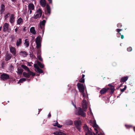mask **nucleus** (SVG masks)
Returning a JSON list of instances; mask_svg holds the SVG:
<instances>
[{"instance_id":"obj_1","label":"nucleus","mask_w":135,"mask_h":135,"mask_svg":"<svg viewBox=\"0 0 135 135\" xmlns=\"http://www.w3.org/2000/svg\"><path fill=\"white\" fill-rule=\"evenodd\" d=\"M108 86L109 88H104L102 89L100 91V93L101 95H103L105 94L109 90H110L109 92L110 94L113 93L115 90L114 86L112 85V84H108Z\"/></svg>"},{"instance_id":"obj_2","label":"nucleus","mask_w":135,"mask_h":135,"mask_svg":"<svg viewBox=\"0 0 135 135\" xmlns=\"http://www.w3.org/2000/svg\"><path fill=\"white\" fill-rule=\"evenodd\" d=\"M74 124L76 129L79 131L81 132L82 122L80 120H76L74 121Z\"/></svg>"},{"instance_id":"obj_3","label":"nucleus","mask_w":135,"mask_h":135,"mask_svg":"<svg viewBox=\"0 0 135 135\" xmlns=\"http://www.w3.org/2000/svg\"><path fill=\"white\" fill-rule=\"evenodd\" d=\"M46 22L45 20H44L40 22V27H39V30H40V33H41V31L42 32L43 34L44 31L45 26Z\"/></svg>"},{"instance_id":"obj_4","label":"nucleus","mask_w":135,"mask_h":135,"mask_svg":"<svg viewBox=\"0 0 135 135\" xmlns=\"http://www.w3.org/2000/svg\"><path fill=\"white\" fill-rule=\"evenodd\" d=\"M3 31L4 32L7 31L8 33H10L11 31V28L9 27V25L7 23H5L3 26Z\"/></svg>"},{"instance_id":"obj_5","label":"nucleus","mask_w":135,"mask_h":135,"mask_svg":"<svg viewBox=\"0 0 135 135\" xmlns=\"http://www.w3.org/2000/svg\"><path fill=\"white\" fill-rule=\"evenodd\" d=\"M77 86L80 92L83 94V96L84 97L85 96L84 93V88L83 84L79 83L77 84Z\"/></svg>"},{"instance_id":"obj_6","label":"nucleus","mask_w":135,"mask_h":135,"mask_svg":"<svg viewBox=\"0 0 135 135\" xmlns=\"http://www.w3.org/2000/svg\"><path fill=\"white\" fill-rule=\"evenodd\" d=\"M0 78L1 80L5 81L10 79V78L8 74L6 73H3L1 75Z\"/></svg>"},{"instance_id":"obj_7","label":"nucleus","mask_w":135,"mask_h":135,"mask_svg":"<svg viewBox=\"0 0 135 135\" xmlns=\"http://www.w3.org/2000/svg\"><path fill=\"white\" fill-rule=\"evenodd\" d=\"M37 13L36 15H35L33 17V18L35 19H36L41 17L42 15V12L40 9H39L37 10Z\"/></svg>"},{"instance_id":"obj_8","label":"nucleus","mask_w":135,"mask_h":135,"mask_svg":"<svg viewBox=\"0 0 135 135\" xmlns=\"http://www.w3.org/2000/svg\"><path fill=\"white\" fill-rule=\"evenodd\" d=\"M33 74L30 72H28V73H27L25 72H24L23 73V75L25 77L27 78H29L31 75L33 76L35 75V74L34 73H33Z\"/></svg>"},{"instance_id":"obj_9","label":"nucleus","mask_w":135,"mask_h":135,"mask_svg":"<svg viewBox=\"0 0 135 135\" xmlns=\"http://www.w3.org/2000/svg\"><path fill=\"white\" fill-rule=\"evenodd\" d=\"M78 115H81L83 117H85V113L82 110L81 108H80L78 110Z\"/></svg>"},{"instance_id":"obj_10","label":"nucleus","mask_w":135,"mask_h":135,"mask_svg":"<svg viewBox=\"0 0 135 135\" xmlns=\"http://www.w3.org/2000/svg\"><path fill=\"white\" fill-rule=\"evenodd\" d=\"M10 51L14 56H16V51L15 47L12 46L10 48Z\"/></svg>"},{"instance_id":"obj_11","label":"nucleus","mask_w":135,"mask_h":135,"mask_svg":"<svg viewBox=\"0 0 135 135\" xmlns=\"http://www.w3.org/2000/svg\"><path fill=\"white\" fill-rule=\"evenodd\" d=\"M21 67L24 69L26 71H27L28 72H30L31 73H32L33 74V72L31 71L29 69V68H28L26 66L22 65H21Z\"/></svg>"},{"instance_id":"obj_12","label":"nucleus","mask_w":135,"mask_h":135,"mask_svg":"<svg viewBox=\"0 0 135 135\" xmlns=\"http://www.w3.org/2000/svg\"><path fill=\"white\" fill-rule=\"evenodd\" d=\"M14 15L12 14L11 15L10 18V22L11 24H13L15 22V17Z\"/></svg>"},{"instance_id":"obj_13","label":"nucleus","mask_w":135,"mask_h":135,"mask_svg":"<svg viewBox=\"0 0 135 135\" xmlns=\"http://www.w3.org/2000/svg\"><path fill=\"white\" fill-rule=\"evenodd\" d=\"M129 76H124L120 80L121 83H124L128 79Z\"/></svg>"},{"instance_id":"obj_14","label":"nucleus","mask_w":135,"mask_h":135,"mask_svg":"<svg viewBox=\"0 0 135 135\" xmlns=\"http://www.w3.org/2000/svg\"><path fill=\"white\" fill-rule=\"evenodd\" d=\"M1 9L0 10L1 14H2L5 11V6L4 4H2L1 6Z\"/></svg>"},{"instance_id":"obj_15","label":"nucleus","mask_w":135,"mask_h":135,"mask_svg":"<svg viewBox=\"0 0 135 135\" xmlns=\"http://www.w3.org/2000/svg\"><path fill=\"white\" fill-rule=\"evenodd\" d=\"M20 54L24 57H26L28 55L26 52L23 51H22L20 52Z\"/></svg>"},{"instance_id":"obj_16","label":"nucleus","mask_w":135,"mask_h":135,"mask_svg":"<svg viewBox=\"0 0 135 135\" xmlns=\"http://www.w3.org/2000/svg\"><path fill=\"white\" fill-rule=\"evenodd\" d=\"M40 5L43 7H45L46 5L45 0H40Z\"/></svg>"},{"instance_id":"obj_17","label":"nucleus","mask_w":135,"mask_h":135,"mask_svg":"<svg viewBox=\"0 0 135 135\" xmlns=\"http://www.w3.org/2000/svg\"><path fill=\"white\" fill-rule=\"evenodd\" d=\"M12 57V55L11 54H8L6 55L5 60L8 61Z\"/></svg>"},{"instance_id":"obj_18","label":"nucleus","mask_w":135,"mask_h":135,"mask_svg":"<svg viewBox=\"0 0 135 135\" xmlns=\"http://www.w3.org/2000/svg\"><path fill=\"white\" fill-rule=\"evenodd\" d=\"M90 130L85 132V135H93V133L92 132V131L91 128H90Z\"/></svg>"},{"instance_id":"obj_19","label":"nucleus","mask_w":135,"mask_h":135,"mask_svg":"<svg viewBox=\"0 0 135 135\" xmlns=\"http://www.w3.org/2000/svg\"><path fill=\"white\" fill-rule=\"evenodd\" d=\"M73 123L72 121L71 120H67L66 121V124L67 125H71Z\"/></svg>"},{"instance_id":"obj_20","label":"nucleus","mask_w":135,"mask_h":135,"mask_svg":"<svg viewBox=\"0 0 135 135\" xmlns=\"http://www.w3.org/2000/svg\"><path fill=\"white\" fill-rule=\"evenodd\" d=\"M83 128L85 133L90 130V129H89V127L85 124H84L83 126Z\"/></svg>"},{"instance_id":"obj_21","label":"nucleus","mask_w":135,"mask_h":135,"mask_svg":"<svg viewBox=\"0 0 135 135\" xmlns=\"http://www.w3.org/2000/svg\"><path fill=\"white\" fill-rule=\"evenodd\" d=\"M30 32L33 34L35 35L36 33V31L35 30V28L34 27H32L30 28Z\"/></svg>"},{"instance_id":"obj_22","label":"nucleus","mask_w":135,"mask_h":135,"mask_svg":"<svg viewBox=\"0 0 135 135\" xmlns=\"http://www.w3.org/2000/svg\"><path fill=\"white\" fill-rule=\"evenodd\" d=\"M22 39L21 38L17 40L16 43V46L17 47L19 46L22 43Z\"/></svg>"},{"instance_id":"obj_23","label":"nucleus","mask_w":135,"mask_h":135,"mask_svg":"<svg viewBox=\"0 0 135 135\" xmlns=\"http://www.w3.org/2000/svg\"><path fill=\"white\" fill-rule=\"evenodd\" d=\"M28 8L29 10H33L34 9V6L33 4L32 3H30L29 4L28 6Z\"/></svg>"},{"instance_id":"obj_24","label":"nucleus","mask_w":135,"mask_h":135,"mask_svg":"<svg viewBox=\"0 0 135 135\" xmlns=\"http://www.w3.org/2000/svg\"><path fill=\"white\" fill-rule=\"evenodd\" d=\"M46 8L47 10V13H48L49 15H50L51 13L50 7L49 5L47 4L46 5Z\"/></svg>"},{"instance_id":"obj_25","label":"nucleus","mask_w":135,"mask_h":135,"mask_svg":"<svg viewBox=\"0 0 135 135\" xmlns=\"http://www.w3.org/2000/svg\"><path fill=\"white\" fill-rule=\"evenodd\" d=\"M55 135H66L63 132H56L54 133Z\"/></svg>"},{"instance_id":"obj_26","label":"nucleus","mask_w":135,"mask_h":135,"mask_svg":"<svg viewBox=\"0 0 135 135\" xmlns=\"http://www.w3.org/2000/svg\"><path fill=\"white\" fill-rule=\"evenodd\" d=\"M23 21L21 17L19 18L17 20V23L18 25H20L23 23Z\"/></svg>"},{"instance_id":"obj_27","label":"nucleus","mask_w":135,"mask_h":135,"mask_svg":"<svg viewBox=\"0 0 135 135\" xmlns=\"http://www.w3.org/2000/svg\"><path fill=\"white\" fill-rule=\"evenodd\" d=\"M37 63L38 65L40 66V67L41 68H43L44 67V64H42L41 62H39L38 61L37 62Z\"/></svg>"},{"instance_id":"obj_28","label":"nucleus","mask_w":135,"mask_h":135,"mask_svg":"<svg viewBox=\"0 0 135 135\" xmlns=\"http://www.w3.org/2000/svg\"><path fill=\"white\" fill-rule=\"evenodd\" d=\"M71 91L72 93L74 94L75 98L76 95H77V91L75 89H73Z\"/></svg>"},{"instance_id":"obj_29","label":"nucleus","mask_w":135,"mask_h":135,"mask_svg":"<svg viewBox=\"0 0 135 135\" xmlns=\"http://www.w3.org/2000/svg\"><path fill=\"white\" fill-rule=\"evenodd\" d=\"M26 80V79L25 78H23L20 79L18 82V83L19 84L20 83H22L23 82L25 81Z\"/></svg>"},{"instance_id":"obj_30","label":"nucleus","mask_w":135,"mask_h":135,"mask_svg":"<svg viewBox=\"0 0 135 135\" xmlns=\"http://www.w3.org/2000/svg\"><path fill=\"white\" fill-rule=\"evenodd\" d=\"M25 44L26 47H28L29 46V42L27 39L25 40Z\"/></svg>"},{"instance_id":"obj_31","label":"nucleus","mask_w":135,"mask_h":135,"mask_svg":"<svg viewBox=\"0 0 135 135\" xmlns=\"http://www.w3.org/2000/svg\"><path fill=\"white\" fill-rule=\"evenodd\" d=\"M36 47L37 49H39L41 47V42H36Z\"/></svg>"},{"instance_id":"obj_32","label":"nucleus","mask_w":135,"mask_h":135,"mask_svg":"<svg viewBox=\"0 0 135 135\" xmlns=\"http://www.w3.org/2000/svg\"><path fill=\"white\" fill-rule=\"evenodd\" d=\"M18 73L20 74H21L23 72V70L21 68H18Z\"/></svg>"},{"instance_id":"obj_33","label":"nucleus","mask_w":135,"mask_h":135,"mask_svg":"<svg viewBox=\"0 0 135 135\" xmlns=\"http://www.w3.org/2000/svg\"><path fill=\"white\" fill-rule=\"evenodd\" d=\"M122 29H117L116 30V31L118 32V33H117V34H119L120 35H121V33L120 32L122 31Z\"/></svg>"},{"instance_id":"obj_34","label":"nucleus","mask_w":135,"mask_h":135,"mask_svg":"<svg viewBox=\"0 0 135 135\" xmlns=\"http://www.w3.org/2000/svg\"><path fill=\"white\" fill-rule=\"evenodd\" d=\"M40 42V36L37 37L36 39V42Z\"/></svg>"},{"instance_id":"obj_35","label":"nucleus","mask_w":135,"mask_h":135,"mask_svg":"<svg viewBox=\"0 0 135 135\" xmlns=\"http://www.w3.org/2000/svg\"><path fill=\"white\" fill-rule=\"evenodd\" d=\"M37 70V72L39 73H42L43 72L42 70L40 69L39 68H38Z\"/></svg>"},{"instance_id":"obj_36","label":"nucleus","mask_w":135,"mask_h":135,"mask_svg":"<svg viewBox=\"0 0 135 135\" xmlns=\"http://www.w3.org/2000/svg\"><path fill=\"white\" fill-rule=\"evenodd\" d=\"M10 16V14L9 13H7L5 16L4 17L5 18V20L7 19L8 17H9Z\"/></svg>"},{"instance_id":"obj_37","label":"nucleus","mask_w":135,"mask_h":135,"mask_svg":"<svg viewBox=\"0 0 135 135\" xmlns=\"http://www.w3.org/2000/svg\"><path fill=\"white\" fill-rule=\"evenodd\" d=\"M93 126L94 128H98V125L95 122L94 123Z\"/></svg>"},{"instance_id":"obj_38","label":"nucleus","mask_w":135,"mask_h":135,"mask_svg":"<svg viewBox=\"0 0 135 135\" xmlns=\"http://www.w3.org/2000/svg\"><path fill=\"white\" fill-rule=\"evenodd\" d=\"M124 87L123 89H120V90L121 92H123L126 89L127 86L126 85L124 86Z\"/></svg>"},{"instance_id":"obj_39","label":"nucleus","mask_w":135,"mask_h":135,"mask_svg":"<svg viewBox=\"0 0 135 135\" xmlns=\"http://www.w3.org/2000/svg\"><path fill=\"white\" fill-rule=\"evenodd\" d=\"M11 38L12 39L11 41H13L15 40V36L13 35H12L11 36Z\"/></svg>"},{"instance_id":"obj_40","label":"nucleus","mask_w":135,"mask_h":135,"mask_svg":"<svg viewBox=\"0 0 135 135\" xmlns=\"http://www.w3.org/2000/svg\"><path fill=\"white\" fill-rule=\"evenodd\" d=\"M79 81L81 83H84L85 81V79H84L81 78L79 80Z\"/></svg>"},{"instance_id":"obj_41","label":"nucleus","mask_w":135,"mask_h":135,"mask_svg":"<svg viewBox=\"0 0 135 135\" xmlns=\"http://www.w3.org/2000/svg\"><path fill=\"white\" fill-rule=\"evenodd\" d=\"M83 108L84 109H86L87 108V106L86 104H84L83 105Z\"/></svg>"},{"instance_id":"obj_42","label":"nucleus","mask_w":135,"mask_h":135,"mask_svg":"<svg viewBox=\"0 0 135 135\" xmlns=\"http://www.w3.org/2000/svg\"><path fill=\"white\" fill-rule=\"evenodd\" d=\"M132 50V48L131 47H129L127 48V50L128 52H130Z\"/></svg>"},{"instance_id":"obj_43","label":"nucleus","mask_w":135,"mask_h":135,"mask_svg":"<svg viewBox=\"0 0 135 135\" xmlns=\"http://www.w3.org/2000/svg\"><path fill=\"white\" fill-rule=\"evenodd\" d=\"M38 49L37 50V54L38 55H40V53L41 52V50L40 49Z\"/></svg>"},{"instance_id":"obj_44","label":"nucleus","mask_w":135,"mask_h":135,"mask_svg":"<svg viewBox=\"0 0 135 135\" xmlns=\"http://www.w3.org/2000/svg\"><path fill=\"white\" fill-rule=\"evenodd\" d=\"M37 57L38 59L41 61H42V59L41 58V57L40 55H38L37 56Z\"/></svg>"},{"instance_id":"obj_45","label":"nucleus","mask_w":135,"mask_h":135,"mask_svg":"<svg viewBox=\"0 0 135 135\" xmlns=\"http://www.w3.org/2000/svg\"><path fill=\"white\" fill-rule=\"evenodd\" d=\"M122 26V25L121 23H119L117 25V27L118 28H120Z\"/></svg>"},{"instance_id":"obj_46","label":"nucleus","mask_w":135,"mask_h":135,"mask_svg":"<svg viewBox=\"0 0 135 135\" xmlns=\"http://www.w3.org/2000/svg\"><path fill=\"white\" fill-rule=\"evenodd\" d=\"M34 68L36 69H38V68H39L37 64H35L34 65Z\"/></svg>"},{"instance_id":"obj_47","label":"nucleus","mask_w":135,"mask_h":135,"mask_svg":"<svg viewBox=\"0 0 135 135\" xmlns=\"http://www.w3.org/2000/svg\"><path fill=\"white\" fill-rule=\"evenodd\" d=\"M95 130V131L96 133L97 134L98 133V131L97 130L98 128H94Z\"/></svg>"},{"instance_id":"obj_48","label":"nucleus","mask_w":135,"mask_h":135,"mask_svg":"<svg viewBox=\"0 0 135 135\" xmlns=\"http://www.w3.org/2000/svg\"><path fill=\"white\" fill-rule=\"evenodd\" d=\"M71 103L72 104L74 107L75 108H76V105L75 104L74 102L72 101H71Z\"/></svg>"},{"instance_id":"obj_49","label":"nucleus","mask_w":135,"mask_h":135,"mask_svg":"<svg viewBox=\"0 0 135 135\" xmlns=\"http://www.w3.org/2000/svg\"><path fill=\"white\" fill-rule=\"evenodd\" d=\"M125 126L127 128H129L131 127L130 126L128 125H125Z\"/></svg>"},{"instance_id":"obj_50","label":"nucleus","mask_w":135,"mask_h":135,"mask_svg":"<svg viewBox=\"0 0 135 135\" xmlns=\"http://www.w3.org/2000/svg\"><path fill=\"white\" fill-rule=\"evenodd\" d=\"M56 126L58 128H61L62 127V126L61 125H60V124H59L58 125H56Z\"/></svg>"},{"instance_id":"obj_51","label":"nucleus","mask_w":135,"mask_h":135,"mask_svg":"<svg viewBox=\"0 0 135 135\" xmlns=\"http://www.w3.org/2000/svg\"><path fill=\"white\" fill-rule=\"evenodd\" d=\"M83 103L84 104H86V100L84 99L83 101Z\"/></svg>"},{"instance_id":"obj_52","label":"nucleus","mask_w":135,"mask_h":135,"mask_svg":"<svg viewBox=\"0 0 135 135\" xmlns=\"http://www.w3.org/2000/svg\"><path fill=\"white\" fill-rule=\"evenodd\" d=\"M51 116V115L50 113H49L48 115V117L50 118Z\"/></svg>"},{"instance_id":"obj_53","label":"nucleus","mask_w":135,"mask_h":135,"mask_svg":"<svg viewBox=\"0 0 135 135\" xmlns=\"http://www.w3.org/2000/svg\"><path fill=\"white\" fill-rule=\"evenodd\" d=\"M59 124V123H58L57 122L56 123H55V124L54 125V126H56V125H58Z\"/></svg>"},{"instance_id":"obj_54","label":"nucleus","mask_w":135,"mask_h":135,"mask_svg":"<svg viewBox=\"0 0 135 135\" xmlns=\"http://www.w3.org/2000/svg\"><path fill=\"white\" fill-rule=\"evenodd\" d=\"M121 37L122 39H123L124 37V36L123 35H121Z\"/></svg>"},{"instance_id":"obj_55","label":"nucleus","mask_w":135,"mask_h":135,"mask_svg":"<svg viewBox=\"0 0 135 135\" xmlns=\"http://www.w3.org/2000/svg\"><path fill=\"white\" fill-rule=\"evenodd\" d=\"M52 0H48V1H49V3H52Z\"/></svg>"},{"instance_id":"obj_56","label":"nucleus","mask_w":135,"mask_h":135,"mask_svg":"<svg viewBox=\"0 0 135 135\" xmlns=\"http://www.w3.org/2000/svg\"><path fill=\"white\" fill-rule=\"evenodd\" d=\"M85 76V75H84V74H83L82 75V78L84 79V77Z\"/></svg>"},{"instance_id":"obj_57","label":"nucleus","mask_w":135,"mask_h":135,"mask_svg":"<svg viewBox=\"0 0 135 135\" xmlns=\"http://www.w3.org/2000/svg\"><path fill=\"white\" fill-rule=\"evenodd\" d=\"M31 10H30V12H29V14H31L32 13V11Z\"/></svg>"},{"instance_id":"obj_58","label":"nucleus","mask_w":135,"mask_h":135,"mask_svg":"<svg viewBox=\"0 0 135 135\" xmlns=\"http://www.w3.org/2000/svg\"><path fill=\"white\" fill-rule=\"evenodd\" d=\"M15 31L16 32H17V31H18V29L17 28H16L15 29Z\"/></svg>"},{"instance_id":"obj_59","label":"nucleus","mask_w":135,"mask_h":135,"mask_svg":"<svg viewBox=\"0 0 135 135\" xmlns=\"http://www.w3.org/2000/svg\"><path fill=\"white\" fill-rule=\"evenodd\" d=\"M30 57H32L33 56V54H30Z\"/></svg>"},{"instance_id":"obj_60","label":"nucleus","mask_w":135,"mask_h":135,"mask_svg":"<svg viewBox=\"0 0 135 135\" xmlns=\"http://www.w3.org/2000/svg\"><path fill=\"white\" fill-rule=\"evenodd\" d=\"M28 65L29 66H31V65L29 63H28Z\"/></svg>"},{"instance_id":"obj_61","label":"nucleus","mask_w":135,"mask_h":135,"mask_svg":"<svg viewBox=\"0 0 135 135\" xmlns=\"http://www.w3.org/2000/svg\"><path fill=\"white\" fill-rule=\"evenodd\" d=\"M2 29V26H1L0 27V31H1V30Z\"/></svg>"},{"instance_id":"obj_62","label":"nucleus","mask_w":135,"mask_h":135,"mask_svg":"<svg viewBox=\"0 0 135 135\" xmlns=\"http://www.w3.org/2000/svg\"><path fill=\"white\" fill-rule=\"evenodd\" d=\"M123 84V83H122V84H121L120 85V87H121L122 86Z\"/></svg>"},{"instance_id":"obj_63","label":"nucleus","mask_w":135,"mask_h":135,"mask_svg":"<svg viewBox=\"0 0 135 135\" xmlns=\"http://www.w3.org/2000/svg\"><path fill=\"white\" fill-rule=\"evenodd\" d=\"M12 1L13 2H15L16 1V0H12Z\"/></svg>"},{"instance_id":"obj_64","label":"nucleus","mask_w":135,"mask_h":135,"mask_svg":"<svg viewBox=\"0 0 135 135\" xmlns=\"http://www.w3.org/2000/svg\"><path fill=\"white\" fill-rule=\"evenodd\" d=\"M133 129H134V131H135V127H134Z\"/></svg>"}]
</instances>
